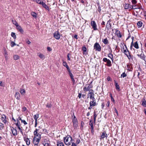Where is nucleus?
I'll return each instance as SVG.
<instances>
[{
  "label": "nucleus",
  "instance_id": "nucleus-38",
  "mask_svg": "<svg viewBox=\"0 0 146 146\" xmlns=\"http://www.w3.org/2000/svg\"><path fill=\"white\" fill-rule=\"evenodd\" d=\"M107 62L108 66H111V62L109 60H108L107 61Z\"/></svg>",
  "mask_w": 146,
  "mask_h": 146
},
{
  "label": "nucleus",
  "instance_id": "nucleus-35",
  "mask_svg": "<svg viewBox=\"0 0 146 146\" xmlns=\"http://www.w3.org/2000/svg\"><path fill=\"white\" fill-rule=\"evenodd\" d=\"M141 58L143 59L144 60L145 62H146V61L145 60V55H138Z\"/></svg>",
  "mask_w": 146,
  "mask_h": 146
},
{
  "label": "nucleus",
  "instance_id": "nucleus-44",
  "mask_svg": "<svg viewBox=\"0 0 146 146\" xmlns=\"http://www.w3.org/2000/svg\"><path fill=\"white\" fill-rule=\"evenodd\" d=\"M31 15L34 17L36 18V14L34 12L31 13Z\"/></svg>",
  "mask_w": 146,
  "mask_h": 146
},
{
  "label": "nucleus",
  "instance_id": "nucleus-6",
  "mask_svg": "<svg viewBox=\"0 0 146 146\" xmlns=\"http://www.w3.org/2000/svg\"><path fill=\"white\" fill-rule=\"evenodd\" d=\"M40 139L34 137L33 139V143L35 145H38Z\"/></svg>",
  "mask_w": 146,
  "mask_h": 146
},
{
  "label": "nucleus",
  "instance_id": "nucleus-29",
  "mask_svg": "<svg viewBox=\"0 0 146 146\" xmlns=\"http://www.w3.org/2000/svg\"><path fill=\"white\" fill-rule=\"evenodd\" d=\"M63 65L66 68L67 70H68V68L69 69H70L69 67L68 66L67 63L66 62L63 61Z\"/></svg>",
  "mask_w": 146,
  "mask_h": 146
},
{
  "label": "nucleus",
  "instance_id": "nucleus-8",
  "mask_svg": "<svg viewBox=\"0 0 146 146\" xmlns=\"http://www.w3.org/2000/svg\"><path fill=\"white\" fill-rule=\"evenodd\" d=\"M91 24L92 26L94 29V30H96L97 29L96 24L94 21H92L91 22Z\"/></svg>",
  "mask_w": 146,
  "mask_h": 146
},
{
  "label": "nucleus",
  "instance_id": "nucleus-7",
  "mask_svg": "<svg viewBox=\"0 0 146 146\" xmlns=\"http://www.w3.org/2000/svg\"><path fill=\"white\" fill-rule=\"evenodd\" d=\"M11 131L13 135L14 136H15L17 135V133L16 127L15 128L13 127H12L11 128Z\"/></svg>",
  "mask_w": 146,
  "mask_h": 146
},
{
  "label": "nucleus",
  "instance_id": "nucleus-47",
  "mask_svg": "<svg viewBox=\"0 0 146 146\" xmlns=\"http://www.w3.org/2000/svg\"><path fill=\"white\" fill-rule=\"evenodd\" d=\"M20 130V132L21 133V134H22V135L23 136L24 135L23 133V130L21 129V127H19V128H18Z\"/></svg>",
  "mask_w": 146,
  "mask_h": 146
},
{
  "label": "nucleus",
  "instance_id": "nucleus-12",
  "mask_svg": "<svg viewBox=\"0 0 146 146\" xmlns=\"http://www.w3.org/2000/svg\"><path fill=\"white\" fill-rule=\"evenodd\" d=\"M133 65L131 63H128L127 65V70L129 71H132L133 69Z\"/></svg>",
  "mask_w": 146,
  "mask_h": 146
},
{
  "label": "nucleus",
  "instance_id": "nucleus-31",
  "mask_svg": "<svg viewBox=\"0 0 146 146\" xmlns=\"http://www.w3.org/2000/svg\"><path fill=\"white\" fill-rule=\"evenodd\" d=\"M142 22L141 21H139L137 23V25L138 28L141 27L142 25Z\"/></svg>",
  "mask_w": 146,
  "mask_h": 146
},
{
  "label": "nucleus",
  "instance_id": "nucleus-19",
  "mask_svg": "<svg viewBox=\"0 0 146 146\" xmlns=\"http://www.w3.org/2000/svg\"><path fill=\"white\" fill-rule=\"evenodd\" d=\"M89 125L91 126V131L92 133L93 134H94V126L93 125V123H89Z\"/></svg>",
  "mask_w": 146,
  "mask_h": 146
},
{
  "label": "nucleus",
  "instance_id": "nucleus-27",
  "mask_svg": "<svg viewBox=\"0 0 146 146\" xmlns=\"http://www.w3.org/2000/svg\"><path fill=\"white\" fill-rule=\"evenodd\" d=\"M20 92L21 94L22 95H23L25 93V91L24 89L21 88L20 90Z\"/></svg>",
  "mask_w": 146,
  "mask_h": 146
},
{
  "label": "nucleus",
  "instance_id": "nucleus-63",
  "mask_svg": "<svg viewBox=\"0 0 146 146\" xmlns=\"http://www.w3.org/2000/svg\"><path fill=\"white\" fill-rule=\"evenodd\" d=\"M22 110L23 111H25L26 110L27 108L26 107H24L22 108Z\"/></svg>",
  "mask_w": 146,
  "mask_h": 146
},
{
  "label": "nucleus",
  "instance_id": "nucleus-58",
  "mask_svg": "<svg viewBox=\"0 0 146 146\" xmlns=\"http://www.w3.org/2000/svg\"><path fill=\"white\" fill-rule=\"evenodd\" d=\"M133 41H132L131 43V46H130V49H132V48L133 46Z\"/></svg>",
  "mask_w": 146,
  "mask_h": 146
},
{
  "label": "nucleus",
  "instance_id": "nucleus-25",
  "mask_svg": "<svg viewBox=\"0 0 146 146\" xmlns=\"http://www.w3.org/2000/svg\"><path fill=\"white\" fill-rule=\"evenodd\" d=\"M110 21H108V23L106 25V27L108 29L111 28V25L110 23L109 22Z\"/></svg>",
  "mask_w": 146,
  "mask_h": 146
},
{
  "label": "nucleus",
  "instance_id": "nucleus-41",
  "mask_svg": "<svg viewBox=\"0 0 146 146\" xmlns=\"http://www.w3.org/2000/svg\"><path fill=\"white\" fill-rule=\"evenodd\" d=\"M35 1L38 3L39 4H41L43 2V1H41L40 0H36Z\"/></svg>",
  "mask_w": 146,
  "mask_h": 146
},
{
  "label": "nucleus",
  "instance_id": "nucleus-11",
  "mask_svg": "<svg viewBox=\"0 0 146 146\" xmlns=\"http://www.w3.org/2000/svg\"><path fill=\"white\" fill-rule=\"evenodd\" d=\"M105 137L107 138L108 137V135L104 131L102 133L100 139H103Z\"/></svg>",
  "mask_w": 146,
  "mask_h": 146
},
{
  "label": "nucleus",
  "instance_id": "nucleus-33",
  "mask_svg": "<svg viewBox=\"0 0 146 146\" xmlns=\"http://www.w3.org/2000/svg\"><path fill=\"white\" fill-rule=\"evenodd\" d=\"M133 46L136 48L138 49L139 48L138 44L137 43V41L135 42L133 44Z\"/></svg>",
  "mask_w": 146,
  "mask_h": 146
},
{
  "label": "nucleus",
  "instance_id": "nucleus-49",
  "mask_svg": "<svg viewBox=\"0 0 146 146\" xmlns=\"http://www.w3.org/2000/svg\"><path fill=\"white\" fill-rule=\"evenodd\" d=\"M80 142V140L79 139H76V145H77Z\"/></svg>",
  "mask_w": 146,
  "mask_h": 146
},
{
  "label": "nucleus",
  "instance_id": "nucleus-50",
  "mask_svg": "<svg viewBox=\"0 0 146 146\" xmlns=\"http://www.w3.org/2000/svg\"><path fill=\"white\" fill-rule=\"evenodd\" d=\"M52 105L48 103L46 105V107L48 108H50L51 107Z\"/></svg>",
  "mask_w": 146,
  "mask_h": 146
},
{
  "label": "nucleus",
  "instance_id": "nucleus-37",
  "mask_svg": "<svg viewBox=\"0 0 146 146\" xmlns=\"http://www.w3.org/2000/svg\"><path fill=\"white\" fill-rule=\"evenodd\" d=\"M11 36L14 39H15L16 38V35L15 34V33L12 32L11 33Z\"/></svg>",
  "mask_w": 146,
  "mask_h": 146
},
{
  "label": "nucleus",
  "instance_id": "nucleus-13",
  "mask_svg": "<svg viewBox=\"0 0 146 146\" xmlns=\"http://www.w3.org/2000/svg\"><path fill=\"white\" fill-rule=\"evenodd\" d=\"M23 139L26 143V144L29 145L30 144V141L28 138H26L25 137H23Z\"/></svg>",
  "mask_w": 146,
  "mask_h": 146
},
{
  "label": "nucleus",
  "instance_id": "nucleus-10",
  "mask_svg": "<svg viewBox=\"0 0 146 146\" xmlns=\"http://www.w3.org/2000/svg\"><path fill=\"white\" fill-rule=\"evenodd\" d=\"M54 37L57 39H59L60 38L59 32L57 31L55 32L54 35Z\"/></svg>",
  "mask_w": 146,
  "mask_h": 146
},
{
  "label": "nucleus",
  "instance_id": "nucleus-2",
  "mask_svg": "<svg viewBox=\"0 0 146 146\" xmlns=\"http://www.w3.org/2000/svg\"><path fill=\"white\" fill-rule=\"evenodd\" d=\"M39 129H36L34 132V137L41 139L40 133H39Z\"/></svg>",
  "mask_w": 146,
  "mask_h": 146
},
{
  "label": "nucleus",
  "instance_id": "nucleus-56",
  "mask_svg": "<svg viewBox=\"0 0 146 146\" xmlns=\"http://www.w3.org/2000/svg\"><path fill=\"white\" fill-rule=\"evenodd\" d=\"M13 24H15L16 26L18 25L17 22L15 20L13 22Z\"/></svg>",
  "mask_w": 146,
  "mask_h": 146
},
{
  "label": "nucleus",
  "instance_id": "nucleus-39",
  "mask_svg": "<svg viewBox=\"0 0 146 146\" xmlns=\"http://www.w3.org/2000/svg\"><path fill=\"white\" fill-rule=\"evenodd\" d=\"M127 75L124 72L121 75V77L124 78V77H126L127 76Z\"/></svg>",
  "mask_w": 146,
  "mask_h": 146
},
{
  "label": "nucleus",
  "instance_id": "nucleus-24",
  "mask_svg": "<svg viewBox=\"0 0 146 146\" xmlns=\"http://www.w3.org/2000/svg\"><path fill=\"white\" fill-rule=\"evenodd\" d=\"M96 105V101H91L90 102V106H94Z\"/></svg>",
  "mask_w": 146,
  "mask_h": 146
},
{
  "label": "nucleus",
  "instance_id": "nucleus-51",
  "mask_svg": "<svg viewBox=\"0 0 146 146\" xmlns=\"http://www.w3.org/2000/svg\"><path fill=\"white\" fill-rule=\"evenodd\" d=\"M82 50L84 51V52H86V48L85 47V46L83 47V48H82Z\"/></svg>",
  "mask_w": 146,
  "mask_h": 146
},
{
  "label": "nucleus",
  "instance_id": "nucleus-61",
  "mask_svg": "<svg viewBox=\"0 0 146 146\" xmlns=\"http://www.w3.org/2000/svg\"><path fill=\"white\" fill-rule=\"evenodd\" d=\"M71 78V79L72 80V82H73V83L74 84L75 83V80L74 78V77Z\"/></svg>",
  "mask_w": 146,
  "mask_h": 146
},
{
  "label": "nucleus",
  "instance_id": "nucleus-42",
  "mask_svg": "<svg viewBox=\"0 0 146 146\" xmlns=\"http://www.w3.org/2000/svg\"><path fill=\"white\" fill-rule=\"evenodd\" d=\"M90 98L92 99V101H95V100L94 98V96H91L90 97Z\"/></svg>",
  "mask_w": 146,
  "mask_h": 146
},
{
  "label": "nucleus",
  "instance_id": "nucleus-17",
  "mask_svg": "<svg viewBox=\"0 0 146 146\" xmlns=\"http://www.w3.org/2000/svg\"><path fill=\"white\" fill-rule=\"evenodd\" d=\"M94 95V91L92 90H90L89 91V93L88 94V96H89L90 97Z\"/></svg>",
  "mask_w": 146,
  "mask_h": 146
},
{
  "label": "nucleus",
  "instance_id": "nucleus-9",
  "mask_svg": "<svg viewBox=\"0 0 146 146\" xmlns=\"http://www.w3.org/2000/svg\"><path fill=\"white\" fill-rule=\"evenodd\" d=\"M72 122L73 123V125L74 128L78 127V121L77 119H73Z\"/></svg>",
  "mask_w": 146,
  "mask_h": 146
},
{
  "label": "nucleus",
  "instance_id": "nucleus-55",
  "mask_svg": "<svg viewBox=\"0 0 146 146\" xmlns=\"http://www.w3.org/2000/svg\"><path fill=\"white\" fill-rule=\"evenodd\" d=\"M39 57L42 59H43L45 58L44 55H39Z\"/></svg>",
  "mask_w": 146,
  "mask_h": 146
},
{
  "label": "nucleus",
  "instance_id": "nucleus-53",
  "mask_svg": "<svg viewBox=\"0 0 146 146\" xmlns=\"http://www.w3.org/2000/svg\"><path fill=\"white\" fill-rule=\"evenodd\" d=\"M132 55H127V57L129 60L131 59H132Z\"/></svg>",
  "mask_w": 146,
  "mask_h": 146
},
{
  "label": "nucleus",
  "instance_id": "nucleus-5",
  "mask_svg": "<svg viewBox=\"0 0 146 146\" xmlns=\"http://www.w3.org/2000/svg\"><path fill=\"white\" fill-rule=\"evenodd\" d=\"M124 7L125 9H136V8H134L133 6L128 3H125L124 5Z\"/></svg>",
  "mask_w": 146,
  "mask_h": 146
},
{
  "label": "nucleus",
  "instance_id": "nucleus-15",
  "mask_svg": "<svg viewBox=\"0 0 146 146\" xmlns=\"http://www.w3.org/2000/svg\"><path fill=\"white\" fill-rule=\"evenodd\" d=\"M15 97L17 100H19L21 98V95L18 92L16 93L15 95Z\"/></svg>",
  "mask_w": 146,
  "mask_h": 146
},
{
  "label": "nucleus",
  "instance_id": "nucleus-23",
  "mask_svg": "<svg viewBox=\"0 0 146 146\" xmlns=\"http://www.w3.org/2000/svg\"><path fill=\"white\" fill-rule=\"evenodd\" d=\"M18 119H19V120L21 121V122L22 123H23L25 125L27 124V123L26 122V121L25 120L22 119H21V118L20 117H18Z\"/></svg>",
  "mask_w": 146,
  "mask_h": 146
},
{
  "label": "nucleus",
  "instance_id": "nucleus-57",
  "mask_svg": "<svg viewBox=\"0 0 146 146\" xmlns=\"http://www.w3.org/2000/svg\"><path fill=\"white\" fill-rule=\"evenodd\" d=\"M81 96H82V94L80 93H78V97L79 99H81Z\"/></svg>",
  "mask_w": 146,
  "mask_h": 146
},
{
  "label": "nucleus",
  "instance_id": "nucleus-48",
  "mask_svg": "<svg viewBox=\"0 0 146 146\" xmlns=\"http://www.w3.org/2000/svg\"><path fill=\"white\" fill-rule=\"evenodd\" d=\"M131 2L133 5H135L137 3V1L136 0H132Z\"/></svg>",
  "mask_w": 146,
  "mask_h": 146
},
{
  "label": "nucleus",
  "instance_id": "nucleus-4",
  "mask_svg": "<svg viewBox=\"0 0 146 146\" xmlns=\"http://www.w3.org/2000/svg\"><path fill=\"white\" fill-rule=\"evenodd\" d=\"M93 88V86L92 85L89 84H87L85 85V86L83 88L84 91L85 92L87 91H89L90 89Z\"/></svg>",
  "mask_w": 146,
  "mask_h": 146
},
{
  "label": "nucleus",
  "instance_id": "nucleus-64",
  "mask_svg": "<svg viewBox=\"0 0 146 146\" xmlns=\"http://www.w3.org/2000/svg\"><path fill=\"white\" fill-rule=\"evenodd\" d=\"M47 50L49 51H50L52 50L51 48L49 47H47Z\"/></svg>",
  "mask_w": 146,
  "mask_h": 146
},
{
  "label": "nucleus",
  "instance_id": "nucleus-54",
  "mask_svg": "<svg viewBox=\"0 0 146 146\" xmlns=\"http://www.w3.org/2000/svg\"><path fill=\"white\" fill-rule=\"evenodd\" d=\"M124 52L125 53V55H127V52H129L128 51L127 49L126 50H124Z\"/></svg>",
  "mask_w": 146,
  "mask_h": 146
},
{
  "label": "nucleus",
  "instance_id": "nucleus-16",
  "mask_svg": "<svg viewBox=\"0 0 146 146\" xmlns=\"http://www.w3.org/2000/svg\"><path fill=\"white\" fill-rule=\"evenodd\" d=\"M6 118V117L4 115H2L1 117V119L2 121L5 123L6 122H7L6 120H5V119Z\"/></svg>",
  "mask_w": 146,
  "mask_h": 146
},
{
  "label": "nucleus",
  "instance_id": "nucleus-21",
  "mask_svg": "<svg viewBox=\"0 0 146 146\" xmlns=\"http://www.w3.org/2000/svg\"><path fill=\"white\" fill-rule=\"evenodd\" d=\"M17 27V29L18 30H19L20 32L22 33H23V31L22 29V27L19 25L17 26H16Z\"/></svg>",
  "mask_w": 146,
  "mask_h": 146
},
{
  "label": "nucleus",
  "instance_id": "nucleus-52",
  "mask_svg": "<svg viewBox=\"0 0 146 146\" xmlns=\"http://www.w3.org/2000/svg\"><path fill=\"white\" fill-rule=\"evenodd\" d=\"M97 115V114L96 113V112L95 111H94V118H96V117Z\"/></svg>",
  "mask_w": 146,
  "mask_h": 146
},
{
  "label": "nucleus",
  "instance_id": "nucleus-26",
  "mask_svg": "<svg viewBox=\"0 0 146 146\" xmlns=\"http://www.w3.org/2000/svg\"><path fill=\"white\" fill-rule=\"evenodd\" d=\"M141 105L143 106L146 107V101L145 99H143Z\"/></svg>",
  "mask_w": 146,
  "mask_h": 146
},
{
  "label": "nucleus",
  "instance_id": "nucleus-20",
  "mask_svg": "<svg viewBox=\"0 0 146 146\" xmlns=\"http://www.w3.org/2000/svg\"><path fill=\"white\" fill-rule=\"evenodd\" d=\"M57 146H64L63 143L61 141H58L57 142Z\"/></svg>",
  "mask_w": 146,
  "mask_h": 146
},
{
  "label": "nucleus",
  "instance_id": "nucleus-62",
  "mask_svg": "<svg viewBox=\"0 0 146 146\" xmlns=\"http://www.w3.org/2000/svg\"><path fill=\"white\" fill-rule=\"evenodd\" d=\"M72 145L71 146H76V144L75 143H72Z\"/></svg>",
  "mask_w": 146,
  "mask_h": 146
},
{
  "label": "nucleus",
  "instance_id": "nucleus-60",
  "mask_svg": "<svg viewBox=\"0 0 146 146\" xmlns=\"http://www.w3.org/2000/svg\"><path fill=\"white\" fill-rule=\"evenodd\" d=\"M108 59H107L106 58H104L103 59V60L104 61L106 62H107Z\"/></svg>",
  "mask_w": 146,
  "mask_h": 146
},
{
  "label": "nucleus",
  "instance_id": "nucleus-28",
  "mask_svg": "<svg viewBox=\"0 0 146 146\" xmlns=\"http://www.w3.org/2000/svg\"><path fill=\"white\" fill-rule=\"evenodd\" d=\"M19 119H17V122L15 124L16 126L18 127V128H19V127H20L21 126L20 123L19 121Z\"/></svg>",
  "mask_w": 146,
  "mask_h": 146
},
{
  "label": "nucleus",
  "instance_id": "nucleus-46",
  "mask_svg": "<svg viewBox=\"0 0 146 146\" xmlns=\"http://www.w3.org/2000/svg\"><path fill=\"white\" fill-rule=\"evenodd\" d=\"M11 46L12 47L16 45V44L13 42L11 41Z\"/></svg>",
  "mask_w": 146,
  "mask_h": 146
},
{
  "label": "nucleus",
  "instance_id": "nucleus-45",
  "mask_svg": "<svg viewBox=\"0 0 146 146\" xmlns=\"http://www.w3.org/2000/svg\"><path fill=\"white\" fill-rule=\"evenodd\" d=\"M50 142L49 141H48L46 143H45L44 144V146H49L50 145Z\"/></svg>",
  "mask_w": 146,
  "mask_h": 146
},
{
  "label": "nucleus",
  "instance_id": "nucleus-30",
  "mask_svg": "<svg viewBox=\"0 0 146 146\" xmlns=\"http://www.w3.org/2000/svg\"><path fill=\"white\" fill-rule=\"evenodd\" d=\"M68 70H67V71L69 73V74L70 76V78H72L74 77V76L71 73V71L70 70V69H69L68 68Z\"/></svg>",
  "mask_w": 146,
  "mask_h": 146
},
{
  "label": "nucleus",
  "instance_id": "nucleus-34",
  "mask_svg": "<svg viewBox=\"0 0 146 146\" xmlns=\"http://www.w3.org/2000/svg\"><path fill=\"white\" fill-rule=\"evenodd\" d=\"M102 42L106 44H107L108 43V41L107 38L104 39L102 40Z\"/></svg>",
  "mask_w": 146,
  "mask_h": 146
},
{
  "label": "nucleus",
  "instance_id": "nucleus-59",
  "mask_svg": "<svg viewBox=\"0 0 146 146\" xmlns=\"http://www.w3.org/2000/svg\"><path fill=\"white\" fill-rule=\"evenodd\" d=\"M110 104V102L109 101L106 104V106L108 107H109Z\"/></svg>",
  "mask_w": 146,
  "mask_h": 146
},
{
  "label": "nucleus",
  "instance_id": "nucleus-32",
  "mask_svg": "<svg viewBox=\"0 0 146 146\" xmlns=\"http://www.w3.org/2000/svg\"><path fill=\"white\" fill-rule=\"evenodd\" d=\"M34 119L35 120V121H37V119L39 117V115L38 114H36L34 115L33 116Z\"/></svg>",
  "mask_w": 146,
  "mask_h": 146
},
{
  "label": "nucleus",
  "instance_id": "nucleus-1",
  "mask_svg": "<svg viewBox=\"0 0 146 146\" xmlns=\"http://www.w3.org/2000/svg\"><path fill=\"white\" fill-rule=\"evenodd\" d=\"M65 144L68 146L71 145L72 139V137L70 135H67L63 138Z\"/></svg>",
  "mask_w": 146,
  "mask_h": 146
},
{
  "label": "nucleus",
  "instance_id": "nucleus-22",
  "mask_svg": "<svg viewBox=\"0 0 146 146\" xmlns=\"http://www.w3.org/2000/svg\"><path fill=\"white\" fill-rule=\"evenodd\" d=\"M115 34L118 37L121 38L122 37V35L119 31L117 30L115 32Z\"/></svg>",
  "mask_w": 146,
  "mask_h": 146
},
{
  "label": "nucleus",
  "instance_id": "nucleus-40",
  "mask_svg": "<svg viewBox=\"0 0 146 146\" xmlns=\"http://www.w3.org/2000/svg\"><path fill=\"white\" fill-rule=\"evenodd\" d=\"M13 58L15 60H17L19 58V57L18 55H14Z\"/></svg>",
  "mask_w": 146,
  "mask_h": 146
},
{
  "label": "nucleus",
  "instance_id": "nucleus-43",
  "mask_svg": "<svg viewBox=\"0 0 146 146\" xmlns=\"http://www.w3.org/2000/svg\"><path fill=\"white\" fill-rule=\"evenodd\" d=\"M46 129H42V131H40L39 130V133H40V134H42L43 133V132H46Z\"/></svg>",
  "mask_w": 146,
  "mask_h": 146
},
{
  "label": "nucleus",
  "instance_id": "nucleus-18",
  "mask_svg": "<svg viewBox=\"0 0 146 146\" xmlns=\"http://www.w3.org/2000/svg\"><path fill=\"white\" fill-rule=\"evenodd\" d=\"M41 5H42L43 7L45 8L48 11L49 10V7L46 5L45 3L43 2Z\"/></svg>",
  "mask_w": 146,
  "mask_h": 146
},
{
  "label": "nucleus",
  "instance_id": "nucleus-14",
  "mask_svg": "<svg viewBox=\"0 0 146 146\" xmlns=\"http://www.w3.org/2000/svg\"><path fill=\"white\" fill-rule=\"evenodd\" d=\"M114 84H115V88L117 90V91H120V87L119 85H118L117 83V82L114 80Z\"/></svg>",
  "mask_w": 146,
  "mask_h": 146
},
{
  "label": "nucleus",
  "instance_id": "nucleus-36",
  "mask_svg": "<svg viewBox=\"0 0 146 146\" xmlns=\"http://www.w3.org/2000/svg\"><path fill=\"white\" fill-rule=\"evenodd\" d=\"M4 126L3 124L1 123L0 122V130H2L4 129Z\"/></svg>",
  "mask_w": 146,
  "mask_h": 146
},
{
  "label": "nucleus",
  "instance_id": "nucleus-3",
  "mask_svg": "<svg viewBox=\"0 0 146 146\" xmlns=\"http://www.w3.org/2000/svg\"><path fill=\"white\" fill-rule=\"evenodd\" d=\"M94 49L96 51L100 52L101 50V47L98 42L96 43L94 46Z\"/></svg>",
  "mask_w": 146,
  "mask_h": 146
}]
</instances>
